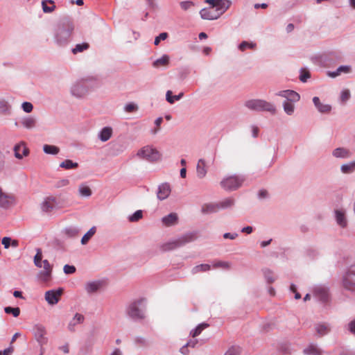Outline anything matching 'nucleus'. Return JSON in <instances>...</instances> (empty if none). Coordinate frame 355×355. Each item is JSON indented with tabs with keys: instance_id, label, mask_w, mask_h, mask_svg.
I'll list each match as a JSON object with an SVG mask.
<instances>
[{
	"instance_id": "56",
	"label": "nucleus",
	"mask_w": 355,
	"mask_h": 355,
	"mask_svg": "<svg viewBox=\"0 0 355 355\" xmlns=\"http://www.w3.org/2000/svg\"><path fill=\"white\" fill-rule=\"evenodd\" d=\"M69 184V180L68 179H66V178L61 179L55 182V187L59 189V188L66 187Z\"/></svg>"
},
{
	"instance_id": "10",
	"label": "nucleus",
	"mask_w": 355,
	"mask_h": 355,
	"mask_svg": "<svg viewBox=\"0 0 355 355\" xmlns=\"http://www.w3.org/2000/svg\"><path fill=\"white\" fill-rule=\"evenodd\" d=\"M40 207L42 211L49 213L53 209L58 207V200L54 196H47L42 202Z\"/></svg>"
},
{
	"instance_id": "46",
	"label": "nucleus",
	"mask_w": 355,
	"mask_h": 355,
	"mask_svg": "<svg viewBox=\"0 0 355 355\" xmlns=\"http://www.w3.org/2000/svg\"><path fill=\"white\" fill-rule=\"evenodd\" d=\"M4 311L7 314H11L14 317L19 316L21 312L20 309L19 307L7 306L5 307Z\"/></svg>"
},
{
	"instance_id": "53",
	"label": "nucleus",
	"mask_w": 355,
	"mask_h": 355,
	"mask_svg": "<svg viewBox=\"0 0 355 355\" xmlns=\"http://www.w3.org/2000/svg\"><path fill=\"white\" fill-rule=\"evenodd\" d=\"M304 352L308 354L320 355V352L315 346L311 345L304 349Z\"/></svg>"
},
{
	"instance_id": "59",
	"label": "nucleus",
	"mask_w": 355,
	"mask_h": 355,
	"mask_svg": "<svg viewBox=\"0 0 355 355\" xmlns=\"http://www.w3.org/2000/svg\"><path fill=\"white\" fill-rule=\"evenodd\" d=\"M230 263L227 261H218L214 264L215 268H223L225 269H229L230 268Z\"/></svg>"
},
{
	"instance_id": "27",
	"label": "nucleus",
	"mask_w": 355,
	"mask_h": 355,
	"mask_svg": "<svg viewBox=\"0 0 355 355\" xmlns=\"http://www.w3.org/2000/svg\"><path fill=\"white\" fill-rule=\"evenodd\" d=\"M260 99L261 98L248 100L244 103V105L250 110L259 112Z\"/></svg>"
},
{
	"instance_id": "63",
	"label": "nucleus",
	"mask_w": 355,
	"mask_h": 355,
	"mask_svg": "<svg viewBox=\"0 0 355 355\" xmlns=\"http://www.w3.org/2000/svg\"><path fill=\"white\" fill-rule=\"evenodd\" d=\"M11 239L9 237H4L2 239V244L5 248H8L10 245Z\"/></svg>"
},
{
	"instance_id": "40",
	"label": "nucleus",
	"mask_w": 355,
	"mask_h": 355,
	"mask_svg": "<svg viewBox=\"0 0 355 355\" xmlns=\"http://www.w3.org/2000/svg\"><path fill=\"white\" fill-rule=\"evenodd\" d=\"M294 103H290L288 101H284L282 103L283 109L285 113L288 115H292L295 112Z\"/></svg>"
},
{
	"instance_id": "45",
	"label": "nucleus",
	"mask_w": 355,
	"mask_h": 355,
	"mask_svg": "<svg viewBox=\"0 0 355 355\" xmlns=\"http://www.w3.org/2000/svg\"><path fill=\"white\" fill-rule=\"evenodd\" d=\"M264 277L268 283L271 284L275 281V277L273 272L269 269H264L263 270Z\"/></svg>"
},
{
	"instance_id": "19",
	"label": "nucleus",
	"mask_w": 355,
	"mask_h": 355,
	"mask_svg": "<svg viewBox=\"0 0 355 355\" xmlns=\"http://www.w3.org/2000/svg\"><path fill=\"white\" fill-rule=\"evenodd\" d=\"M84 320V315L81 313H76L68 324L69 331H75L76 330V327L81 324Z\"/></svg>"
},
{
	"instance_id": "50",
	"label": "nucleus",
	"mask_w": 355,
	"mask_h": 355,
	"mask_svg": "<svg viewBox=\"0 0 355 355\" xmlns=\"http://www.w3.org/2000/svg\"><path fill=\"white\" fill-rule=\"evenodd\" d=\"M255 46L254 43L243 41L239 45V49L244 51L246 49H254Z\"/></svg>"
},
{
	"instance_id": "16",
	"label": "nucleus",
	"mask_w": 355,
	"mask_h": 355,
	"mask_svg": "<svg viewBox=\"0 0 355 355\" xmlns=\"http://www.w3.org/2000/svg\"><path fill=\"white\" fill-rule=\"evenodd\" d=\"M216 1L215 11L216 15H218L219 18L230 7L232 1L230 0H218Z\"/></svg>"
},
{
	"instance_id": "31",
	"label": "nucleus",
	"mask_w": 355,
	"mask_h": 355,
	"mask_svg": "<svg viewBox=\"0 0 355 355\" xmlns=\"http://www.w3.org/2000/svg\"><path fill=\"white\" fill-rule=\"evenodd\" d=\"M12 202V198L2 192L1 189H0V207L6 208L11 205Z\"/></svg>"
},
{
	"instance_id": "22",
	"label": "nucleus",
	"mask_w": 355,
	"mask_h": 355,
	"mask_svg": "<svg viewBox=\"0 0 355 355\" xmlns=\"http://www.w3.org/2000/svg\"><path fill=\"white\" fill-rule=\"evenodd\" d=\"M259 112H268L271 114H275L277 108L272 103L263 99H260Z\"/></svg>"
},
{
	"instance_id": "58",
	"label": "nucleus",
	"mask_w": 355,
	"mask_h": 355,
	"mask_svg": "<svg viewBox=\"0 0 355 355\" xmlns=\"http://www.w3.org/2000/svg\"><path fill=\"white\" fill-rule=\"evenodd\" d=\"M168 37L167 33H162L155 38L154 44L157 46L161 40H165Z\"/></svg>"
},
{
	"instance_id": "7",
	"label": "nucleus",
	"mask_w": 355,
	"mask_h": 355,
	"mask_svg": "<svg viewBox=\"0 0 355 355\" xmlns=\"http://www.w3.org/2000/svg\"><path fill=\"white\" fill-rule=\"evenodd\" d=\"M89 78H85L81 81H76L73 83L70 87L71 95L78 99H83L88 94L89 90L87 86L84 82H89Z\"/></svg>"
},
{
	"instance_id": "54",
	"label": "nucleus",
	"mask_w": 355,
	"mask_h": 355,
	"mask_svg": "<svg viewBox=\"0 0 355 355\" xmlns=\"http://www.w3.org/2000/svg\"><path fill=\"white\" fill-rule=\"evenodd\" d=\"M76 270V267L72 265L66 264L63 267V271L66 275H72Z\"/></svg>"
},
{
	"instance_id": "20",
	"label": "nucleus",
	"mask_w": 355,
	"mask_h": 355,
	"mask_svg": "<svg viewBox=\"0 0 355 355\" xmlns=\"http://www.w3.org/2000/svg\"><path fill=\"white\" fill-rule=\"evenodd\" d=\"M179 217L175 212L170 213L162 218V223L164 226L171 227L178 223Z\"/></svg>"
},
{
	"instance_id": "25",
	"label": "nucleus",
	"mask_w": 355,
	"mask_h": 355,
	"mask_svg": "<svg viewBox=\"0 0 355 355\" xmlns=\"http://www.w3.org/2000/svg\"><path fill=\"white\" fill-rule=\"evenodd\" d=\"M235 205V199L232 197H228L218 202L219 211L232 208Z\"/></svg>"
},
{
	"instance_id": "32",
	"label": "nucleus",
	"mask_w": 355,
	"mask_h": 355,
	"mask_svg": "<svg viewBox=\"0 0 355 355\" xmlns=\"http://www.w3.org/2000/svg\"><path fill=\"white\" fill-rule=\"evenodd\" d=\"M80 229L76 226H69L64 228L62 233L64 236L69 238H73L78 235Z\"/></svg>"
},
{
	"instance_id": "12",
	"label": "nucleus",
	"mask_w": 355,
	"mask_h": 355,
	"mask_svg": "<svg viewBox=\"0 0 355 355\" xmlns=\"http://www.w3.org/2000/svg\"><path fill=\"white\" fill-rule=\"evenodd\" d=\"M276 95L285 98L286 99V101L290 103H296L300 99V96L297 92L290 89L279 91Z\"/></svg>"
},
{
	"instance_id": "57",
	"label": "nucleus",
	"mask_w": 355,
	"mask_h": 355,
	"mask_svg": "<svg viewBox=\"0 0 355 355\" xmlns=\"http://www.w3.org/2000/svg\"><path fill=\"white\" fill-rule=\"evenodd\" d=\"M337 69L338 70V73H340V74L349 73L351 72L352 67L349 65H341L338 67Z\"/></svg>"
},
{
	"instance_id": "38",
	"label": "nucleus",
	"mask_w": 355,
	"mask_h": 355,
	"mask_svg": "<svg viewBox=\"0 0 355 355\" xmlns=\"http://www.w3.org/2000/svg\"><path fill=\"white\" fill-rule=\"evenodd\" d=\"M183 95L184 94L181 92L178 95L172 96V92L168 90L166 94V99L169 103L173 104L175 101L180 100Z\"/></svg>"
},
{
	"instance_id": "23",
	"label": "nucleus",
	"mask_w": 355,
	"mask_h": 355,
	"mask_svg": "<svg viewBox=\"0 0 355 355\" xmlns=\"http://www.w3.org/2000/svg\"><path fill=\"white\" fill-rule=\"evenodd\" d=\"M207 173V167L206 162L203 159H200L196 165V175L199 179L206 177Z\"/></svg>"
},
{
	"instance_id": "5",
	"label": "nucleus",
	"mask_w": 355,
	"mask_h": 355,
	"mask_svg": "<svg viewBox=\"0 0 355 355\" xmlns=\"http://www.w3.org/2000/svg\"><path fill=\"white\" fill-rule=\"evenodd\" d=\"M244 180L245 178L243 176L233 175L223 178L220 182V185L224 190L232 191L239 189Z\"/></svg>"
},
{
	"instance_id": "2",
	"label": "nucleus",
	"mask_w": 355,
	"mask_h": 355,
	"mask_svg": "<svg viewBox=\"0 0 355 355\" xmlns=\"http://www.w3.org/2000/svg\"><path fill=\"white\" fill-rule=\"evenodd\" d=\"M146 299L141 297L132 301L127 306L125 313L134 320H141L146 316Z\"/></svg>"
},
{
	"instance_id": "42",
	"label": "nucleus",
	"mask_w": 355,
	"mask_h": 355,
	"mask_svg": "<svg viewBox=\"0 0 355 355\" xmlns=\"http://www.w3.org/2000/svg\"><path fill=\"white\" fill-rule=\"evenodd\" d=\"M78 166L77 162H73L71 159H65L62 162L60 163V166L61 168H64L65 169H71L77 168Z\"/></svg>"
},
{
	"instance_id": "64",
	"label": "nucleus",
	"mask_w": 355,
	"mask_h": 355,
	"mask_svg": "<svg viewBox=\"0 0 355 355\" xmlns=\"http://www.w3.org/2000/svg\"><path fill=\"white\" fill-rule=\"evenodd\" d=\"M348 330L351 333H355V319L348 324Z\"/></svg>"
},
{
	"instance_id": "34",
	"label": "nucleus",
	"mask_w": 355,
	"mask_h": 355,
	"mask_svg": "<svg viewBox=\"0 0 355 355\" xmlns=\"http://www.w3.org/2000/svg\"><path fill=\"white\" fill-rule=\"evenodd\" d=\"M43 151L48 155H57L60 152V148L56 146L45 144L43 146Z\"/></svg>"
},
{
	"instance_id": "1",
	"label": "nucleus",
	"mask_w": 355,
	"mask_h": 355,
	"mask_svg": "<svg viewBox=\"0 0 355 355\" xmlns=\"http://www.w3.org/2000/svg\"><path fill=\"white\" fill-rule=\"evenodd\" d=\"M74 25L70 20L66 19L58 24L53 33V41L60 47H64L72 39Z\"/></svg>"
},
{
	"instance_id": "4",
	"label": "nucleus",
	"mask_w": 355,
	"mask_h": 355,
	"mask_svg": "<svg viewBox=\"0 0 355 355\" xmlns=\"http://www.w3.org/2000/svg\"><path fill=\"white\" fill-rule=\"evenodd\" d=\"M197 239V234L195 232H187L180 236L170 240L162 245L163 251H170L178 248L182 247L188 243L192 242Z\"/></svg>"
},
{
	"instance_id": "37",
	"label": "nucleus",
	"mask_w": 355,
	"mask_h": 355,
	"mask_svg": "<svg viewBox=\"0 0 355 355\" xmlns=\"http://www.w3.org/2000/svg\"><path fill=\"white\" fill-rule=\"evenodd\" d=\"M78 193L80 196L85 198L91 196L92 193L90 188L84 184L79 186Z\"/></svg>"
},
{
	"instance_id": "9",
	"label": "nucleus",
	"mask_w": 355,
	"mask_h": 355,
	"mask_svg": "<svg viewBox=\"0 0 355 355\" xmlns=\"http://www.w3.org/2000/svg\"><path fill=\"white\" fill-rule=\"evenodd\" d=\"M105 286V281L103 279H95L89 281L85 284V290L87 294H94L101 290Z\"/></svg>"
},
{
	"instance_id": "18",
	"label": "nucleus",
	"mask_w": 355,
	"mask_h": 355,
	"mask_svg": "<svg viewBox=\"0 0 355 355\" xmlns=\"http://www.w3.org/2000/svg\"><path fill=\"white\" fill-rule=\"evenodd\" d=\"M171 187L168 183H163L158 187L157 196L159 200L166 199L171 193Z\"/></svg>"
},
{
	"instance_id": "15",
	"label": "nucleus",
	"mask_w": 355,
	"mask_h": 355,
	"mask_svg": "<svg viewBox=\"0 0 355 355\" xmlns=\"http://www.w3.org/2000/svg\"><path fill=\"white\" fill-rule=\"evenodd\" d=\"M331 154L334 157L342 159H348L352 156L351 151L344 147H338L334 149Z\"/></svg>"
},
{
	"instance_id": "48",
	"label": "nucleus",
	"mask_w": 355,
	"mask_h": 355,
	"mask_svg": "<svg viewBox=\"0 0 355 355\" xmlns=\"http://www.w3.org/2000/svg\"><path fill=\"white\" fill-rule=\"evenodd\" d=\"M143 216L141 210H137L134 214L128 216V220L130 222H137Z\"/></svg>"
},
{
	"instance_id": "51",
	"label": "nucleus",
	"mask_w": 355,
	"mask_h": 355,
	"mask_svg": "<svg viewBox=\"0 0 355 355\" xmlns=\"http://www.w3.org/2000/svg\"><path fill=\"white\" fill-rule=\"evenodd\" d=\"M310 76L311 75L309 71L304 69H300V80L301 82L306 83Z\"/></svg>"
},
{
	"instance_id": "62",
	"label": "nucleus",
	"mask_w": 355,
	"mask_h": 355,
	"mask_svg": "<svg viewBox=\"0 0 355 355\" xmlns=\"http://www.w3.org/2000/svg\"><path fill=\"white\" fill-rule=\"evenodd\" d=\"M237 236H238V234L237 233H229V232H227V233H225L223 234V238L226 239L234 240Z\"/></svg>"
},
{
	"instance_id": "28",
	"label": "nucleus",
	"mask_w": 355,
	"mask_h": 355,
	"mask_svg": "<svg viewBox=\"0 0 355 355\" xmlns=\"http://www.w3.org/2000/svg\"><path fill=\"white\" fill-rule=\"evenodd\" d=\"M199 335L200 334H192L189 341L180 349V352L182 354H186L187 353V347H194L198 343V339L197 338V336Z\"/></svg>"
},
{
	"instance_id": "39",
	"label": "nucleus",
	"mask_w": 355,
	"mask_h": 355,
	"mask_svg": "<svg viewBox=\"0 0 355 355\" xmlns=\"http://www.w3.org/2000/svg\"><path fill=\"white\" fill-rule=\"evenodd\" d=\"M211 268L210 265L203 263L194 266L191 270V273L195 275L200 272H206L209 270Z\"/></svg>"
},
{
	"instance_id": "21",
	"label": "nucleus",
	"mask_w": 355,
	"mask_h": 355,
	"mask_svg": "<svg viewBox=\"0 0 355 355\" xmlns=\"http://www.w3.org/2000/svg\"><path fill=\"white\" fill-rule=\"evenodd\" d=\"M37 127V117L35 115L24 116V128L33 130Z\"/></svg>"
},
{
	"instance_id": "33",
	"label": "nucleus",
	"mask_w": 355,
	"mask_h": 355,
	"mask_svg": "<svg viewBox=\"0 0 355 355\" xmlns=\"http://www.w3.org/2000/svg\"><path fill=\"white\" fill-rule=\"evenodd\" d=\"M201 210L205 214L216 213L219 211L218 202L205 204L202 207Z\"/></svg>"
},
{
	"instance_id": "24",
	"label": "nucleus",
	"mask_w": 355,
	"mask_h": 355,
	"mask_svg": "<svg viewBox=\"0 0 355 355\" xmlns=\"http://www.w3.org/2000/svg\"><path fill=\"white\" fill-rule=\"evenodd\" d=\"M113 129L110 126L103 128L98 134V138L103 142L108 141L112 136Z\"/></svg>"
},
{
	"instance_id": "47",
	"label": "nucleus",
	"mask_w": 355,
	"mask_h": 355,
	"mask_svg": "<svg viewBox=\"0 0 355 355\" xmlns=\"http://www.w3.org/2000/svg\"><path fill=\"white\" fill-rule=\"evenodd\" d=\"M241 352V349L239 346H232L230 347L224 355H240Z\"/></svg>"
},
{
	"instance_id": "49",
	"label": "nucleus",
	"mask_w": 355,
	"mask_h": 355,
	"mask_svg": "<svg viewBox=\"0 0 355 355\" xmlns=\"http://www.w3.org/2000/svg\"><path fill=\"white\" fill-rule=\"evenodd\" d=\"M138 109V105L133 102L128 103L124 106V111L128 113L136 112Z\"/></svg>"
},
{
	"instance_id": "6",
	"label": "nucleus",
	"mask_w": 355,
	"mask_h": 355,
	"mask_svg": "<svg viewBox=\"0 0 355 355\" xmlns=\"http://www.w3.org/2000/svg\"><path fill=\"white\" fill-rule=\"evenodd\" d=\"M139 158L149 162H155L161 159V153L152 146H146L140 148L136 155Z\"/></svg>"
},
{
	"instance_id": "14",
	"label": "nucleus",
	"mask_w": 355,
	"mask_h": 355,
	"mask_svg": "<svg viewBox=\"0 0 355 355\" xmlns=\"http://www.w3.org/2000/svg\"><path fill=\"white\" fill-rule=\"evenodd\" d=\"M313 105L318 112L321 114H329L331 111V105L323 103L319 97L314 96L312 99Z\"/></svg>"
},
{
	"instance_id": "35",
	"label": "nucleus",
	"mask_w": 355,
	"mask_h": 355,
	"mask_svg": "<svg viewBox=\"0 0 355 355\" xmlns=\"http://www.w3.org/2000/svg\"><path fill=\"white\" fill-rule=\"evenodd\" d=\"M96 231V227H91L89 231L83 235L81 239V244L85 245L89 241V239L95 234Z\"/></svg>"
},
{
	"instance_id": "41",
	"label": "nucleus",
	"mask_w": 355,
	"mask_h": 355,
	"mask_svg": "<svg viewBox=\"0 0 355 355\" xmlns=\"http://www.w3.org/2000/svg\"><path fill=\"white\" fill-rule=\"evenodd\" d=\"M89 45L87 42H83L81 44H77L74 48L71 49V52L73 54H77L78 53L83 52L89 49Z\"/></svg>"
},
{
	"instance_id": "60",
	"label": "nucleus",
	"mask_w": 355,
	"mask_h": 355,
	"mask_svg": "<svg viewBox=\"0 0 355 355\" xmlns=\"http://www.w3.org/2000/svg\"><path fill=\"white\" fill-rule=\"evenodd\" d=\"M33 110V105L30 102H24V112L31 113Z\"/></svg>"
},
{
	"instance_id": "43",
	"label": "nucleus",
	"mask_w": 355,
	"mask_h": 355,
	"mask_svg": "<svg viewBox=\"0 0 355 355\" xmlns=\"http://www.w3.org/2000/svg\"><path fill=\"white\" fill-rule=\"evenodd\" d=\"M317 333H323L324 331H331L332 329L331 326L326 323H319L315 325Z\"/></svg>"
},
{
	"instance_id": "8",
	"label": "nucleus",
	"mask_w": 355,
	"mask_h": 355,
	"mask_svg": "<svg viewBox=\"0 0 355 355\" xmlns=\"http://www.w3.org/2000/svg\"><path fill=\"white\" fill-rule=\"evenodd\" d=\"M343 286L345 288L355 291V266H352L343 277Z\"/></svg>"
},
{
	"instance_id": "61",
	"label": "nucleus",
	"mask_w": 355,
	"mask_h": 355,
	"mask_svg": "<svg viewBox=\"0 0 355 355\" xmlns=\"http://www.w3.org/2000/svg\"><path fill=\"white\" fill-rule=\"evenodd\" d=\"M21 143L16 144L14 147L15 156L17 159H21L22 155L20 154Z\"/></svg>"
},
{
	"instance_id": "29",
	"label": "nucleus",
	"mask_w": 355,
	"mask_h": 355,
	"mask_svg": "<svg viewBox=\"0 0 355 355\" xmlns=\"http://www.w3.org/2000/svg\"><path fill=\"white\" fill-rule=\"evenodd\" d=\"M340 171L343 174H351L355 171V160L345 163L340 166Z\"/></svg>"
},
{
	"instance_id": "11",
	"label": "nucleus",
	"mask_w": 355,
	"mask_h": 355,
	"mask_svg": "<svg viewBox=\"0 0 355 355\" xmlns=\"http://www.w3.org/2000/svg\"><path fill=\"white\" fill-rule=\"evenodd\" d=\"M313 296L320 301L325 302L328 300V288L324 286H315L313 288Z\"/></svg>"
},
{
	"instance_id": "36",
	"label": "nucleus",
	"mask_w": 355,
	"mask_h": 355,
	"mask_svg": "<svg viewBox=\"0 0 355 355\" xmlns=\"http://www.w3.org/2000/svg\"><path fill=\"white\" fill-rule=\"evenodd\" d=\"M53 1H42V10L44 12L49 13L51 12L53 10H54L55 6L53 4Z\"/></svg>"
},
{
	"instance_id": "3",
	"label": "nucleus",
	"mask_w": 355,
	"mask_h": 355,
	"mask_svg": "<svg viewBox=\"0 0 355 355\" xmlns=\"http://www.w3.org/2000/svg\"><path fill=\"white\" fill-rule=\"evenodd\" d=\"M34 264L37 268H43L44 270L38 272L37 277L42 282H47L51 278L53 266L48 260H42V253L40 248L37 249V253L34 257Z\"/></svg>"
},
{
	"instance_id": "52",
	"label": "nucleus",
	"mask_w": 355,
	"mask_h": 355,
	"mask_svg": "<svg viewBox=\"0 0 355 355\" xmlns=\"http://www.w3.org/2000/svg\"><path fill=\"white\" fill-rule=\"evenodd\" d=\"M207 327H209L208 323L202 322L199 324L196 328L193 329L190 333H201V331L205 330Z\"/></svg>"
},
{
	"instance_id": "13",
	"label": "nucleus",
	"mask_w": 355,
	"mask_h": 355,
	"mask_svg": "<svg viewBox=\"0 0 355 355\" xmlns=\"http://www.w3.org/2000/svg\"><path fill=\"white\" fill-rule=\"evenodd\" d=\"M62 289L58 288V290H50L45 293V300L51 304L54 305L59 301V297L62 293Z\"/></svg>"
},
{
	"instance_id": "44",
	"label": "nucleus",
	"mask_w": 355,
	"mask_h": 355,
	"mask_svg": "<svg viewBox=\"0 0 355 355\" xmlns=\"http://www.w3.org/2000/svg\"><path fill=\"white\" fill-rule=\"evenodd\" d=\"M351 97L350 91L347 89H343L340 94V101L342 104L346 103Z\"/></svg>"
},
{
	"instance_id": "17",
	"label": "nucleus",
	"mask_w": 355,
	"mask_h": 355,
	"mask_svg": "<svg viewBox=\"0 0 355 355\" xmlns=\"http://www.w3.org/2000/svg\"><path fill=\"white\" fill-rule=\"evenodd\" d=\"M335 220L338 225L344 228L347 225L345 211L343 209H336L334 211Z\"/></svg>"
},
{
	"instance_id": "26",
	"label": "nucleus",
	"mask_w": 355,
	"mask_h": 355,
	"mask_svg": "<svg viewBox=\"0 0 355 355\" xmlns=\"http://www.w3.org/2000/svg\"><path fill=\"white\" fill-rule=\"evenodd\" d=\"M200 17L206 20H214L218 18V15H216V11L213 12L210 8H203L200 11Z\"/></svg>"
},
{
	"instance_id": "30",
	"label": "nucleus",
	"mask_w": 355,
	"mask_h": 355,
	"mask_svg": "<svg viewBox=\"0 0 355 355\" xmlns=\"http://www.w3.org/2000/svg\"><path fill=\"white\" fill-rule=\"evenodd\" d=\"M169 61V56L166 54H164L161 58L155 60L153 63V66L155 68H159L161 67H166L168 65Z\"/></svg>"
},
{
	"instance_id": "55",
	"label": "nucleus",
	"mask_w": 355,
	"mask_h": 355,
	"mask_svg": "<svg viewBox=\"0 0 355 355\" xmlns=\"http://www.w3.org/2000/svg\"><path fill=\"white\" fill-rule=\"evenodd\" d=\"M180 5L182 10H187L191 8L194 6V3L191 1H184L180 2Z\"/></svg>"
}]
</instances>
